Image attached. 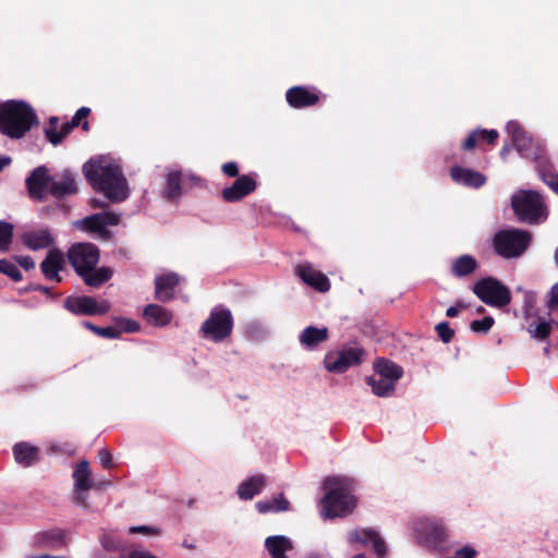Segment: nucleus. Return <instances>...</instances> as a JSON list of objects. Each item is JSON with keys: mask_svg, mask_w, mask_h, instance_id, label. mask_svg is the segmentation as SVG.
I'll return each instance as SVG.
<instances>
[{"mask_svg": "<svg viewBox=\"0 0 558 558\" xmlns=\"http://www.w3.org/2000/svg\"><path fill=\"white\" fill-rule=\"evenodd\" d=\"M83 172L92 187L111 202L120 203L128 198L129 190L122 170L114 161L100 157L87 161Z\"/></svg>", "mask_w": 558, "mask_h": 558, "instance_id": "1", "label": "nucleus"}, {"mask_svg": "<svg viewBox=\"0 0 558 558\" xmlns=\"http://www.w3.org/2000/svg\"><path fill=\"white\" fill-rule=\"evenodd\" d=\"M506 131L511 136L518 153L534 160L542 181L558 194V172L555 171L541 143L529 136L517 121H509Z\"/></svg>", "mask_w": 558, "mask_h": 558, "instance_id": "2", "label": "nucleus"}, {"mask_svg": "<svg viewBox=\"0 0 558 558\" xmlns=\"http://www.w3.org/2000/svg\"><path fill=\"white\" fill-rule=\"evenodd\" d=\"M26 185L31 197L43 201L51 195L63 198L77 192L75 174L70 170H63L54 175H49L45 166L35 168L26 179Z\"/></svg>", "mask_w": 558, "mask_h": 558, "instance_id": "3", "label": "nucleus"}, {"mask_svg": "<svg viewBox=\"0 0 558 558\" xmlns=\"http://www.w3.org/2000/svg\"><path fill=\"white\" fill-rule=\"evenodd\" d=\"M327 489L320 499L323 519L342 518L353 511L356 499L353 495L354 481L344 476H332L325 480Z\"/></svg>", "mask_w": 558, "mask_h": 558, "instance_id": "4", "label": "nucleus"}, {"mask_svg": "<svg viewBox=\"0 0 558 558\" xmlns=\"http://www.w3.org/2000/svg\"><path fill=\"white\" fill-rule=\"evenodd\" d=\"M66 256L76 274L90 287H99L112 277L110 268H95L99 260V250L92 243L73 244Z\"/></svg>", "mask_w": 558, "mask_h": 558, "instance_id": "5", "label": "nucleus"}, {"mask_svg": "<svg viewBox=\"0 0 558 558\" xmlns=\"http://www.w3.org/2000/svg\"><path fill=\"white\" fill-rule=\"evenodd\" d=\"M35 123L37 116L26 102L9 100L0 105V132L10 138L23 137Z\"/></svg>", "mask_w": 558, "mask_h": 558, "instance_id": "6", "label": "nucleus"}, {"mask_svg": "<svg viewBox=\"0 0 558 558\" xmlns=\"http://www.w3.org/2000/svg\"><path fill=\"white\" fill-rule=\"evenodd\" d=\"M511 205L522 222L537 225L547 217V208L541 194L535 191H518L512 195Z\"/></svg>", "mask_w": 558, "mask_h": 558, "instance_id": "7", "label": "nucleus"}, {"mask_svg": "<svg viewBox=\"0 0 558 558\" xmlns=\"http://www.w3.org/2000/svg\"><path fill=\"white\" fill-rule=\"evenodd\" d=\"M412 529L416 541L433 550L442 548L448 537L447 530L438 518H416L412 521Z\"/></svg>", "mask_w": 558, "mask_h": 558, "instance_id": "8", "label": "nucleus"}, {"mask_svg": "<svg viewBox=\"0 0 558 558\" xmlns=\"http://www.w3.org/2000/svg\"><path fill=\"white\" fill-rule=\"evenodd\" d=\"M531 234L519 229H504L496 232L493 245L498 255L513 258L522 255L529 247Z\"/></svg>", "mask_w": 558, "mask_h": 558, "instance_id": "9", "label": "nucleus"}, {"mask_svg": "<svg viewBox=\"0 0 558 558\" xmlns=\"http://www.w3.org/2000/svg\"><path fill=\"white\" fill-rule=\"evenodd\" d=\"M233 329V316L229 308L215 306L208 318L202 324L199 332L204 339L221 342Z\"/></svg>", "mask_w": 558, "mask_h": 558, "instance_id": "10", "label": "nucleus"}, {"mask_svg": "<svg viewBox=\"0 0 558 558\" xmlns=\"http://www.w3.org/2000/svg\"><path fill=\"white\" fill-rule=\"evenodd\" d=\"M472 290L482 302L490 306L502 307L511 301L509 289L493 277L478 280Z\"/></svg>", "mask_w": 558, "mask_h": 558, "instance_id": "11", "label": "nucleus"}, {"mask_svg": "<svg viewBox=\"0 0 558 558\" xmlns=\"http://www.w3.org/2000/svg\"><path fill=\"white\" fill-rule=\"evenodd\" d=\"M364 350L359 347L330 351L326 354L324 364L329 372L341 374L349 367L359 365L364 360Z\"/></svg>", "mask_w": 558, "mask_h": 558, "instance_id": "12", "label": "nucleus"}, {"mask_svg": "<svg viewBox=\"0 0 558 558\" xmlns=\"http://www.w3.org/2000/svg\"><path fill=\"white\" fill-rule=\"evenodd\" d=\"M64 307L77 315H104L110 310L106 300H97L93 296H69L64 301Z\"/></svg>", "mask_w": 558, "mask_h": 558, "instance_id": "13", "label": "nucleus"}, {"mask_svg": "<svg viewBox=\"0 0 558 558\" xmlns=\"http://www.w3.org/2000/svg\"><path fill=\"white\" fill-rule=\"evenodd\" d=\"M119 222V214L112 211H104L77 220L74 222V226L85 231L104 234L106 233V227L117 226Z\"/></svg>", "mask_w": 558, "mask_h": 558, "instance_id": "14", "label": "nucleus"}, {"mask_svg": "<svg viewBox=\"0 0 558 558\" xmlns=\"http://www.w3.org/2000/svg\"><path fill=\"white\" fill-rule=\"evenodd\" d=\"M68 544V534L62 529L41 531L33 535L31 545L35 548L60 549Z\"/></svg>", "mask_w": 558, "mask_h": 558, "instance_id": "15", "label": "nucleus"}, {"mask_svg": "<svg viewBox=\"0 0 558 558\" xmlns=\"http://www.w3.org/2000/svg\"><path fill=\"white\" fill-rule=\"evenodd\" d=\"M74 493L76 501L86 507V493L93 488L94 484L90 480L89 463L86 460L78 462L73 472Z\"/></svg>", "mask_w": 558, "mask_h": 558, "instance_id": "16", "label": "nucleus"}, {"mask_svg": "<svg viewBox=\"0 0 558 558\" xmlns=\"http://www.w3.org/2000/svg\"><path fill=\"white\" fill-rule=\"evenodd\" d=\"M350 544L361 543L362 545L371 544L377 557L381 558L387 553V546L383 537L374 530H354L348 534Z\"/></svg>", "mask_w": 558, "mask_h": 558, "instance_id": "17", "label": "nucleus"}, {"mask_svg": "<svg viewBox=\"0 0 558 558\" xmlns=\"http://www.w3.org/2000/svg\"><path fill=\"white\" fill-rule=\"evenodd\" d=\"M295 274L304 283L319 292H327L330 289V282L327 276L315 269L310 263L298 265Z\"/></svg>", "mask_w": 558, "mask_h": 558, "instance_id": "18", "label": "nucleus"}, {"mask_svg": "<svg viewBox=\"0 0 558 558\" xmlns=\"http://www.w3.org/2000/svg\"><path fill=\"white\" fill-rule=\"evenodd\" d=\"M257 182L253 175L239 177L231 186L223 189L222 197L227 202H238L255 191Z\"/></svg>", "mask_w": 558, "mask_h": 558, "instance_id": "19", "label": "nucleus"}, {"mask_svg": "<svg viewBox=\"0 0 558 558\" xmlns=\"http://www.w3.org/2000/svg\"><path fill=\"white\" fill-rule=\"evenodd\" d=\"M21 240L32 251L49 248L54 243V236L48 228L26 231L22 234Z\"/></svg>", "mask_w": 558, "mask_h": 558, "instance_id": "20", "label": "nucleus"}, {"mask_svg": "<svg viewBox=\"0 0 558 558\" xmlns=\"http://www.w3.org/2000/svg\"><path fill=\"white\" fill-rule=\"evenodd\" d=\"M180 277L175 272H167L157 276L155 279V296L160 302H168L173 299L175 288L180 283Z\"/></svg>", "mask_w": 558, "mask_h": 558, "instance_id": "21", "label": "nucleus"}, {"mask_svg": "<svg viewBox=\"0 0 558 558\" xmlns=\"http://www.w3.org/2000/svg\"><path fill=\"white\" fill-rule=\"evenodd\" d=\"M63 266V253L58 248H51L48 251L45 259L41 262L40 269L46 279L60 282L61 277L59 272L62 270Z\"/></svg>", "mask_w": 558, "mask_h": 558, "instance_id": "22", "label": "nucleus"}, {"mask_svg": "<svg viewBox=\"0 0 558 558\" xmlns=\"http://www.w3.org/2000/svg\"><path fill=\"white\" fill-rule=\"evenodd\" d=\"M286 98L291 107L298 109L313 106L319 99L315 89H310L303 86H294L288 89Z\"/></svg>", "mask_w": 558, "mask_h": 558, "instance_id": "23", "label": "nucleus"}, {"mask_svg": "<svg viewBox=\"0 0 558 558\" xmlns=\"http://www.w3.org/2000/svg\"><path fill=\"white\" fill-rule=\"evenodd\" d=\"M452 180L464 186L478 189L486 183V177L478 171L454 166L450 170Z\"/></svg>", "mask_w": 558, "mask_h": 558, "instance_id": "24", "label": "nucleus"}, {"mask_svg": "<svg viewBox=\"0 0 558 558\" xmlns=\"http://www.w3.org/2000/svg\"><path fill=\"white\" fill-rule=\"evenodd\" d=\"M328 337L329 330L327 327L308 326L299 335V341L304 349L312 351L317 349L320 343L327 341Z\"/></svg>", "mask_w": 558, "mask_h": 558, "instance_id": "25", "label": "nucleus"}, {"mask_svg": "<svg viewBox=\"0 0 558 558\" xmlns=\"http://www.w3.org/2000/svg\"><path fill=\"white\" fill-rule=\"evenodd\" d=\"M267 478L263 474L251 476L238 487V496L242 500H251L265 488Z\"/></svg>", "mask_w": 558, "mask_h": 558, "instance_id": "26", "label": "nucleus"}, {"mask_svg": "<svg viewBox=\"0 0 558 558\" xmlns=\"http://www.w3.org/2000/svg\"><path fill=\"white\" fill-rule=\"evenodd\" d=\"M143 316L149 324L157 327L169 325L173 318L171 311L157 304H148L144 308Z\"/></svg>", "mask_w": 558, "mask_h": 558, "instance_id": "27", "label": "nucleus"}, {"mask_svg": "<svg viewBox=\"0 0 558 558\" xmlns=\"http://www.w3.org/2000/svg\"><path fill=\"white\" fill-rule=\"evenodd\" d=\"M181 184L182 171L179 169H169L166 173L163 197L171 202L179 199L182 195Z\"/></svg>", "mask_w": 558, "mask_h": 558, "instance_id": "28", "label": "nucleus"}, {"mask_svg": "<svg viewBox=\"0 0 558 558\" xmlns=\"http://www.w3.org/2000/svg\"><path fill=\"white\" fill-rule=\"evenodd\" d=\"M265 547L271 558H288L286 553L292 550V542L283 535L269 536L265 541Z\"/></svg>", "mask_w": 558, "mask_h": 558, "instance_id": "29", "label": "nucleus"}, {"mask_svg": "<svg viewBox=\"0 0 558 558\" xmlns=\"http://www.w3.org/2000/svg\"><path fill=\"white\" fill-rule=\"evenodd\" d=\"M15 461L27 468L38 460V448L28 445L27 442H20L13 447Z\"/></svg>", "mask_w": 558, "mask_h": 558, "instance_id": "30", "label": "nucleus"}, {"mask_svg": "<svg viewBox=\"0 0 558 558\" xmlns=\"http://www.w3.org/2000/svg\"><path fill=\"white\" fill-rule=\"evenodd\" d=\"M374 371L378 375L388 379H391L392 383L397 384V381L402 377L403 369L401 366L396 364L392 361L386 359H378L374 363Z\"/></svg>", "mask_w": 558, "mask_h": 558, "instance_id": "31", "label": "nucleus"}, {"mask_svg": "<svg viewBox=\"0 0 558 558\" xmlns=\"http://www.w3.org/2000/svg\"><path fill=\"white\" fill-rule=\"evenodd\" d=\"M256 509L259 513L289 511L290 502L281 493L272 498L257 501Z\"/></svg>", "mask_w": 558, "mask_h": 558, "instance_id": "32", "label": "nucleus"}, {"mask_svg": "<svg viewBox=\"0 0 558 558\" xmlns=\"http://www.w3.org/2000/svg\"><path fill=\"white\" fill-rule=\"evenodd\" d=\"M368 386L372 388L374 395L378 397H389L396 390V384L391 379L385 378L377 373L366 379Z\"/></svg>", "mask_w": 558, "mask_h": 558, "instance_id": "33", "label": "nucleus"}, {"mask_svg": "<svg viewBox=\"0 0 558 558\" xmlns=\"http://www.w3.org/2000/svg\"><path fill=\"white\" fill-rule=\"evenodd\" d=\"M476 267H477L476 259L469 254H464V255L459 256L458 258H456L452 262L451 272L456 277L461 278V277H465V276H469L470 274H472L476 269Z\"/></svg>", "mask_w": 558, "mask_h": 558, "instance_id": "34", "label": "nucleus"}, {"mask_svg": "<svg viewBox=\"0 0 558 558\" xmlns=\"http://www.w3.org/2000/svg\"><path fill=\"white\" fill-rule=\"evenodd\" d=\"M554 325H557V323L553 320H532L527 326V332L530 333L531 338L538 341H544L550 335Z\"/></svg>", "mask_w": 558, "mask_h": 558, "instance_id": "35", "label": "nucleus"}, {"mask_svg": "<svg viewBox=\"0 0 558 558\" xmlns=\"http://www.w3.org/2000/svg\"><path fill=\"white\" fill-rule=\"evenodd\" d=\"M12 239L13 225L0 220V252L9 251Z\"/></svg>", "mask_w": 558, "mask_h": 558, "instance_id": "36", "label": "nucleus"}, {"mask_svg": "<svg viewBox=\"0 0 558 558\" xmlns=\"http://www.w3.org/2000/svg\"><path fill=\"white\" fill-rule=\"evenodd\" d=\"M58 118L52 117L49 120V126L45 130L47 140L53 145H58L62 142V134H60L58 130Z\"/></svg>", "mask_w": 558, "mask_h": 558, "instance_id": "37", "label": "nucleus"}, {"mask_svg": "<svg viewBox=\"0 0 558 558\" xmlns=\"http://www.w3.org/2000/svg\"><path fill=\"white\" fill-rule=\"evenodd\" d=\"M0 274L9 276L15 282L22 280V274L19 268L7 259H0Z\"/></svg>", "mask_w": 558, "mask_h": 558, "instance_id": "38", "label": "nucleus"}, {"mask_svg": "<svg viewBox=\"0 0 558 558\" xmlns=\"http://www.w3.org/2000/svg\"><path fill=\"white\" fill-rule=\"evenodd\" d=\"M494 325V318L486 316L482 319L473 320L471 323V330L474 332L486 333Z\"/></svg>", "mask_w": 558, "mask_h": 558, "instance_id": "39", "label": "nucleus"}, {"mask_svg": "<svg viewBox=\"0 0 558 558\" xmlns=\"http://www.w3.org/2000/svg\"><path fill=\"white\" fill-rule=\"evenodd\" d=\"M118 330H120V335L122 332H136L140 330V324L132 319L120 318L117 320Z\"/></svg>", "mask_w": 558, "mask_h": 558, "instance_id": "40", "label": "nucleus"}, {"mask_svg": "<svg viewBox=\"0 0 558 558\" xmlns=\"http://www.w3.org/2000/svg\"><path fill=\"white\" fill-rule=\"evenodd\" d=\"M436 330L439 336V338L445 342L448 343L453 338V330L450 328L449 324L447 322H441L436 325Z\"/></svg>", "mask_w": 558, "mask_h": 558, "instance_id": "41", "label": "nucleus"}, {"mask_svg": "<svg viewBox=\"0 0 558 558\" xmlns=\"http://www.w3.org/2000/svg\"><path fill=\"white\" fill-rule=\"evenodd\" d=\"M100 543L106 550H118L121 546L120 541L112 534H104Z\"/></svg>", "mask_w": 558, "mask_h": 558, "instance_id": "42", "label": "nucleus"}, {"mask_svg": "<svg viewBox=\"0 0 558 558\" xmlns=\"http://www.w3.org/2000/svg\"><path fill=\"white\" fill-rule=\"evenodd\" d=\"M95 333L108 339H116L120 337V330H118L116 326L95 328Z\"/></svg>", "mask_w": 558, "mask_h": 558, "instance_id": "43", "label": "nucleus"}, {"mask_svg": "<svg viewBox=\"0 0 558 558\" xmlns=\"http://www.w3.org/2000/svg\"><path fill=\"white\" fill-rule=\"evenodd\" d=\"M131 534H146V535H157L159 534V530L148 525H134L129 529Z\"/></svg>", "mask_w": 558, "mask_h": 558, "instance_id": "44", "label": "nucleus"}, {"mask_svg": "<svg viewBox=\"0 0 558 558\" xmlns=\"http://www.w3.org/2000/svg\"><path fill=\"white\" fill-rule=\"evenodd\" d=\"M49 453L60 452L63 454H72L74 452V448L69 444H51L48 448Z\"/></svg>", "mask_w": 558, "mask_h": 558, "instance_id": "45", "label": "nucleus"}, {"mask_svg": "<svg viewBox=\"0 0 558 558\" xmlns=\"http://www.w3.org/2000/svg\"><path fill=\"white\" fill-rule=\"evenodd\" d=\"M480 133V140L486 141L489 144H495L498 138V132L496 130H477Z\"/></svg>", "mask_w": 558, "mask_h": 558, "instance_id": "46", "label": "nucleus"}, {"mask_svg": "<svg viewBox=\"0 0 558 558\" xmlns=\"http://www.w3.org/2000/svg\"><path fill=\"white\" fill-rule=\"evenodd\" d=\"M90 112V109L87 108V107H81L76 112L75 114L73 116L72 120H71V123H72V126H78L81 124V121L83 119H86L88 117Z\"/></svg>", "mask_w": 558, "mask_h": 558, "instance_id": "47", "label": "nucleus"}, {"mask_svg": "<svg viewBox=\"0 0 558 558\" xmlns=\"http://www.w3.org/2000/svg\"><path fill=\"white\" fill-rule=\"evenodd\" d=\"M476 556V550L471 546H464L461 549H458L453 558H474Z\"/></svg>", "mask_w": 558, "mask_h": 558, "instance_id": "48", "label": "nucleus"}, {"mask_svg": "<svg viewBox=\"0 0 558 558\" xmlns=\"http://www.w3.org/2000/svg\"><path fill=\"white\" fill-rule=\"evenodd\" d=\"M478 131L475 130L473 131L468 137L466 140L464 141V143L462 144V147L464 149H472L476 146V143L477 141H480V135H478Z\"/></svg>", "mask_w": 558, "mask_h": 558, "instance_id": "49", "label": "nucleus"}, {"mask_svg": "<svg viewBox=\"0 0 558 558\" xmlns=\"http://www.w3.org/2000/svg\"><path fill=\"white\" fill-rule=\"evenodd\" d=\"M15 260L17 262V264L23 267L25 270H29V269H33L35 267V262L34 259L28 256V255H25V256H16L15 257Z\"/></svg>", "mask_w": 558, "mask_h": 558, "instance_id": "50", "label": "nucleus"}, {"mask_svg": "<svg viewBox=\"0 0 558 558\" xmlns=\"http://www.w3.org/2000/svg\"><path fill=\"white\" fill-rule=\"evenodd\" d=\"M222 171L226 175H228L230 178L238 177V174H239L238 165L233 161L223 163Z\"/></svg>", "mask_w": 558, "mask_h": 558, "instance_id": "51", "label": "nucleus"}, {"mask_svg": "<svg viewBox=\"0 0 558 558\" xmlns=\"http://www.w3.org/2000/svg\"><path fill=\"white\" fill-rule=\"evenodd\" d=\"M129 558H158V557L145 549H132L129 553Z\"/></svg>", "mask_w": 558, "mask_h": 558, "instance_id": "52", "label": "nucleus"}, {"mask_svg": "<svg viewBox=\"0 0 558 558\" xmlns=\"http://www.w3.org/2000/svg\"><path fill=\"white\" fill-rule=\"evenodd\" d=\"M98 458H99L100 464L104 468H108L111 465V454L109 453L108 450L100 449L98 452Z\"/></svg>", "mask_w": 558, "mask_h": 558, "instance_id": "53", "label": "nucleus"}, {"mask_svg": "<svg viewBox=\"0 0 558 558\" xmlns=\"http://www.w3.org/2000/svg\"><path fill=\"white\" fill-rule=\"evenodd\" d=\"M556 306H558V282L553 286L550 290V301H549V308L554 310Z\"/></svg>", "mask_w": 558, "mask_h": 558, "instance_id": "54", "label": "nucleus"}, {"mask_svg": "<svg viewBox=\"0 0 558 558\" xmlns=\"http://www.w3.org/2000/svg\"><path fill=\"white\" fill-rule=\"evenodd\" d=\"M74 126H72L71 122L64 123L60 130V134H62V140L71 132V130Z\"/></svg>", "mask_w": 558, "mask_h": 558, "instance_id": "55", "label": "nucleus"}, {"mask_svg": "<svg viewBox=\"0 0 558 558\" xmlns=\"http://www.w3.org/2000/svg\"><path fill=\"white\" fill-rule=\"evenodd\" d=\"M459 312H460V308L458 306H450L447 312H446V315L450 318L452 317H456L459 315Z\"/></svg>", "mask_w": 558, "mask_h": 558, "instance_id": "56", "label": "nucleus"}, {"mask_svg": "<svg viewBox=\"0 0 558 558\" xmlns=\"http://www.w3.org/2000/svg\"><path fill=\"white\" fill-rule=\"evenodd\" d=\"M11 158L9 156H0V171L3 170L4 167L11 163Z\"/></svg>", "mask_w": 558, "mask_h": 558, "instance_id": "57", "label": "nucleus"}, {"mask_svg": "<svg viewBox=\"0 0 558 558\" xmlns=\"http://www.w3.org/2000/svg\"><path fill=\"white\" fill-rule=\"evenodd\" d=\"M34 289L45 293L46 295H51V288H49V287L37 286Z\"/></svg>", "mask_w": 558, "mask_h": 558, "instance_id": "58", "label": "nucleus"}, {"mask_svg": "<svg viewBox=\"0 0 558 558\" xmlns=\"http://www.w3.org/2000/svg\"><path fill=\"white\" fill-rule=\"evenodd\" d=\"M306 558H327V556L319 553H311Z\"/></svg>", "mask_w": 558, "mask_h": 558, "instance_id": "59", "label": "nucleus"}, {"mask_svg": "<svg viewBox=\"0 0 558 558\" xmlns=\"http://www.w3.org/2000/svg\"><path fill=\"white\" fill-rule=\"evenodd\" d=\"M92 203H93V206H94V207L102 208V207H105V206H106V203H105V202H100V201H97V199H93V201H92Z\"/></svg>", "mask_w": 558, "mask_h": 558, "instance_id": "60", "label": "nucleus"}, {"mask_svg": "<svg viewBox=\"0 0 558 558\" xmlns=\"http://www.w3.org/2000/svg\"><path fill=\"white\" fill-rule=\"evenodd\" d=\"M508 153H509V147L508 146H504L501 151H500V155H501L502 158H505Z\"/></svg>", "mask_w": 558, "mask_h": 558, "instance_id": "61", "label": "nucleus"}, {"mask_svg": "<svg viewBox=\"0 0 558 558\" xmlns=\"http://www.w3.org/2000/svg\"><path fill=\"white\" fill-rule=\"evenodd\" d=\"M84 325H85L88 329H90L92 331H94V332H95V328H98L97 326H94V325H93V324H90V323H85Z\"/></svg>", "mask_w": 558, "mask_h": 558, "instance_id": "62", "label": "nucleus"}, {"mask_svg": "<svg viewBox=\"0 0 558 558\" xmlns=\"http://www.w3.org/2000/svg\"><path fill=\"white\" fill-rule=\"evenodd\" d=\"M555 260H556V263L558 265V247L556 248V252H555Z\"/></svg>", "mask_w": 558, "mask_h": 558, "instance_id": "63", "label": "nucleus"}, {"mask_svg": "<svg viewBox=\"0 0 558 558\" xmlns=\"http://www.w3.org/2000/svg\"><path fill=\"white\" fill-rule=\"evenodd\" d=\"M352 558H366V557L363 554H359V555L353 556Z\"/></svg>", "mask_w": 558, "mask_h": 558, "instance_id": "64", "label": "nucleus"}]
</instances>
